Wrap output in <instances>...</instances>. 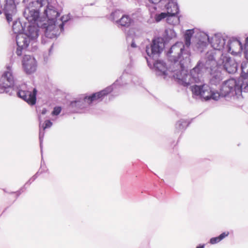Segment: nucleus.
Returning a JSON list of instances; mask_svg holds the SVG:
<instances>
[{
	"instance_id": "39448f33",
	"label": "nucleus",
	"mask_w": 248,
	"mask_h": 248,
	"mask_svg": "<svg viewBox=\"0 0 248 248\" xmlns=\"http://www.w3.org/2000/svg\"><path fill=\"white\" fill-rule=\"evenodd\" d=\"M25 84H19L16 82L12 74L11 66L8 65L6 70L4 72L0 78V93H7L12 89V91L16 93H37L36 88H33L32 92L29 89L26 90Z\"/></svg>"
},
{
	"instance_id": "0eeeda50",
	"label": "nucleus",
	"mask_w": 248,
	"mask_h": 248,
	"mask_svg": "<svg viewBox=\"0 0 248 248\" xmlns=\"http://www.w3.org/2000/svg\"><path fill=\"white\" fill-rule=\"evenodd\" d=\"M216 52H207L206 54L205 69L210 75V82L211 84L217 85L223 79L220 68L217 65L216 60L214 56Z\"/></svg>"
},
{
	"instance_id": "72a5a7b5",
	"label": "nucleus",
	"mask_w": 248,
	"mask_h": 248,
	"mask_svg": "<svg viewBox=\"0 0 248 248\" xmlns=\"http://www.w3.org/2000/svg\"><path fill=\"white\" fill-rule=\"evenodd\" d=\"M232 95L233 100H239L244 98L243 94H232Z\"/></svg>"
},
{
	"instance_id": "f257e3e1",
	"label": "nucleus",
	"mask_w": 248,
	"mask_h": 248,
	"mask_svg": "<svg viewBox=\"0 0 248 248\" xmlns=\"http://www.w3.org/2000/svg\"><path fill=\"white\" fill-rule=\"evenodd\" d=\"M29 2L23 15L30 22L23 34L16 36V42L21 46L26 43L33 45L38 38L40 29L44 30L46 37L53 38L63 31V25L69 19L68 16L60 17V13L56 4L49 0H23Z\"/></svg>"
},
{
	"instance_id": "e433bc0d",
	"label": "nucleus",
	"mask_w": 248,
	"mask_h": 248,
	"mask_svg": "<svg viewBox=\"0 0 248 248\" xmlns=\"http://www.w3.org/2000/svg\"><path fill=\"white\" fill-rule=\"evenodd\" d=\"M205 248V244H200L196 246V248Z\"/></svg>"
},
{
	"instance_id": "c03bdc74",
	"label": "nucleus",
	"mask_w": 248,
	"mask_h": 248,
	"mask_svg": "<svg viewBox=\"0 0 248 248\" xmlns=\"http://www.w3.org/2000/svg\"><path fill=\"white\" fill-rule=\"evenodd\" d=\"M33 176L35 178V179H36L37 178V177L35 175H34Z\"/></svg>"
},
{
	"instance_id": "1a4fd4ad",
	"label": "nucleus",
	"mask_w": 248,
	"mask_h": 248,
	"mask_svg": "<svg viewBox=\"0 0 248 248\" xmlns=\"http://www.w3.org/2000/svg\"><path fill=\"white\" fill-rule=\"evenodd\" d=\"M223 93H248V83L246 81H242L237 84L234 79H230L224 82L222 86Z\"/></svg>"
},
{
	"instance_id": "20e7f679",
	"label": "nucleus",
	"mask_w": 248,
	"mask_h": 248,
	"mask_svg": "<svg viewBox=\"0 0 248 248\" xmlns=\"http://www.w3.org/2000/svg\"><path fill=\"white\" fill-rule=\"evenodd\" d=\"M172 66H175L178 69L187 66L190 63V52L188 47L183 42H177L173 45L167 53Z\"/></svg>"
},
{
	"instance_id": "9d476101",
	"label": "nucleus",
	"mask_w": 248,
	"mask_h": 248,
	"mask_svg": "<svg viewBox=\"0 0 248 248\" xmlns=\"http://www.w3.org/2000/svg\"><path fill=\"white\" fill-rule=\"evenodd\" d=\"M216 62L221 69L223 68L229 74L235 73L237 70V63L235 61L226 54L217 58Z\"/></svg>"
},
{
	"instance_id": "c85d7f7f",
	"label": "nucleus",
	"mask_w": 248,
	"mask_h": 248,
	"mask_svg": "<svg viewBox=\"0 0 248 248\" xmlns=\"http://www.w3.org/2000/svg\"><path fill=\"white\" fill-rule=\"evenodd\" d=\"M16 44L17 46V47L16 53L17 54V55L19 56L21 55L22 51L23 50H24L25 49H26L29 46V44H28L27 43H26V44H25V46H19L17 43H16Z\"/></svg>"
},
{
	"instance_id": "7c9ffc66",
	"label": "nucleus",
	"mask_w": 248,
	"mask_h": 248,
	"mask_svg": "<svg viewBox=\"0 0 248 248\" xmlns=\"http://www.w3.org/2000/svg\"><path fill=\"white\" fill-rule=\"evenodd\" d=\"M62 111V108L60 106L55 107L51 112V115L53 116H58Z\"/></svg>"
},
{
	"instance_id": "ea45409f",
	"label": "nucleus",
	"mask_w": 248,
	"mask_h": 248,
	"mask_svg": "<svg viewBox=\"0 0 248 248\" xmlns=\"http://www.w3.org/2000/svg\"><path fill=\"white\" fill-rule=\"evenodd\" d=\"M131 47H136L137 46L136 45L134 42H132L131 45Z\"/></svg>"
},
{
	"instance_id": "f8f14e48",
	"label": "nucleus",
	"mask_w": 248,
	"mask_h": 248,
	"mask_svg": "<svg viewBox=\"0 0 248 248\" xmlns=\"http://www.w3.org/2000/svg\"><path fill=\"white\" fill-rule=\"evenodd\" d=\"M154 66L159 72L158 75L163 76L164 78H166L168 76L174 78L173 75L178 70L175 66H172V64L169 69L167 68L165 63L161 60L155 61L154 62Z\"/></svg>"
},
{
	"instance_id": "f03ea898",
	"label": "nucleus",
	"mask_w": 248,
	"mask_h": 248,
	"mask_svg": "<svg viewBox=\"0 0 248 248\" xmlns=\"http://www.w3.org/2000/svg\"><path fill=\"white\" fill-rule=\"evenodd\" d=\"M205 62L199 61L196 65L187 73L185 70V67L179 68L178 71L173 75L174 78L177 82L184 86H187L193 83H199L201 81L203 74L207 72L205 69Z\"/></svg>"
},
{
	"instance_id": "6ab92c4d",
	"label": "nucleus",
	"mask_w": 248,
	"mask_h": 248,
	"mask_svg": "<svg viewBox=\"0 0 248 248\" xmlns=\"http://www.w3.org/2000/svg\"><path fill=\"white\" fill-rule=\"evenodd\" d=\"M132 20L128 16L123 15L119 20H117V24L122 27H128L132 22Z\"/></svg>"
},
{
	"instance_id": "cd10ccee",
	"label": "nucleus",
	"mask_w": 248,
	"mask_h": 248,
	"mask_svg": "<svg viewBox=\"0 0 248 248\" xmlns=\"http://www.w3.org/2000/svg\"><path fill=\"white\" fill-rule=\"evenodd\" d=\"M165 33L169 39H172L176 36V33L173 29L168 28L165 30Z\"/></svg>"
},
{
	"instance_id": "6e6552de",
	"label": "nucleus",
	"mask_w": 248,
	"mask_h": 248,
	"mask_svg": "<svg viewBox=\"0 0 248 248\" xmlns=\"http://www.w3.org/2000/svg\"><path fill=\"white\" fill-rule=\"evenodd\" d=\"M243 50H244L245 58L248 60V37L246 39L244 49L239 39L235 37H228L224 54L228 52L232 55H236L241 53Z\"/></svg>"
},
{
	"instance_id": "79ce46f5",
	"label": "nucleus",
	"mask_w": 248,
	"mask_h": 248,
	"mask_svg": "<svg viewBox=\"0 0 248 248\" xmlns=\"http://www.w3.org/2000/svg\"><path fill=\"white\" fill-rule=\"evenodd\" d=\"M30 179L31 180V181L32 182L34 181L35 180V178L33 177V176H32L31 178Z\"/></svg>"
},
{
	"instance_id": "37998d69",
	"label": "nucleus",
	"mask_w": 248,
	"mask_h": 248,
	"mask_svg": "<svg viewBox=\"0 0 248 248\" xmlns=\"http://www.w3.org/2000/svg\"><path fill=\"white\" fill-rule=\"evenodd\" d=\"M52 47H53V45H51V48L49 49V53H51V52Z\"/></svg>"
},
{
	"instance_id": "473e14b6",
	"label": "nucleus",
	"mask_w": 248,
	"mask_h": 248,
	"mask_svg": "<svg viewBox=\"0 0 248 248\" xmlns=\"http://www.w3.org/2000/svg\"><path fill=\"white\" fill-rule=\"evenodd\" d=\"M52 123L49 120H47L45 121L44 126H43V129H45L46 128H50L52 125Z\"/></svg>"
},
{
	"instance_id": "a878e982",
	"label": "nucleus",
	"mask_w": 248,
	"mask_h": 248,
	"mask_svg": "<svg viewBox=\"0 0 248 248\" xmlns=\"http://www.w3.org/2000/svg\"><path fill=\"white\" fill-rule=\"evenodd\" d=\"M175 15L172 14L168 15L166 20L169 24L174 25L179 23V18Z\"/></svg>"
},
{
	"instance_id": "c756f323",
	"label": "nucleus",
	"mask_w": 248,
	"mask_h": 248,
	"mask_svg": "<svg viewBox=\"0 0 248 248\" xmlns=\"http://www.w3.org/2000/svg\"><path fill=\"white\" fill-rule=\"evenodd\" d=\"M168 14L166 13H161L159 14H156L155 16V21L158 22L160 21L162 19L167 17Z\"/></svg>"
},
{
	"instance_id": "423d86ee",
	"label": "nucleus",
	"mask_w": 248,
	"mask_h": 248,
	"mask_svg": "<svg viewBox=\"0 0 248 248\" xmlns=\"http://www.w3.org/2000/svg\"><path fill=\"white\" fill-rule=\"evenodd\" d=\"M116 96L114 94H91L82 98H75L70 101L68 108L75 112L78 109L87 108L95 101L100 102L104 100L105 102L107 103L113 99Z\"/></svg>"
},
{
	"instance_id": "a211bd4d",
	"label": "nucleus",
	"mask_w": 248,
	"mask_h": 248,
	"mask_svg": "<svg viewBox=\"0 0 248 248\" xmlns=\"http://www.w3.org/2000/svg\"><path fill=\"white\" fill-rule=\"evenodd\" d=\"M191 123V121H187L186 120L181 119L177 121L175 124V132L185 131Z\"/></svg>"
},
{
	"instance_id": "bb28decb",
	"label": "nucleus",
	"mask_w": 248,
	"mask_h": 248,
	"mask_svg": "<svg viewBox=\"0 0 248 248\" xmlns=\"http://www.w3.org/2000/svg\"><path fill=\"white\" fill-rule=\"evenodd\" d=\"M122 13L120 10H116L112 12L110 16L111 19L117 23V20H119V17L121 16Z\"/></svg>"
},
{
	"instance_id": "58836bf2",
	"label": "nucleus",
	"mask_w": 248,
	"mask_h": 248,
	"mask_svg": "<svg viewBox=\"0 0 248 248\" xmlns=\"http://www.w3.org/2000/svg\"><path fill=\"white\" fill-rule=\"evenodd\" d=\"M31 182H32V181H31V180L30 179H29V180H28V181L26 183V184H25V186H26V185H31Z\"/></svg>"
},
{
	"instance_id": "7ed1b4c3",
	"label": "nucleus",
	"mask_w": 248,
	"mask_h": 248,
	"mask_svg": "<svg viewBox=\"0 0 248 248\" xmlns=\"http://www.w3.org/2000/svg\"><path fill=\"white\" fill-rule=\"evenodd\" d=\"M199 39L196 43V46L199 51L202 52L204 47L207 45L209 42L214 48L209 52L214 51L216 54L214 57L216 60L217 57H220L221 55H224V51L226 46L227 39L228 37L223 35L221 33H216L210 39L208 35L205 33H201L199 35Z\"/></svg>"
},
{
	"instance_id": "b1692460",
	"label": "nucleus",
	"mask_w": 248,
	"mask_h": 248,
	"mask_svg": "<svg viewBox=\"0 0 248 248\" xmlns=\"http://www.w3.org/2000/svg\"><path fill=\"white\" fill-rule=\"evenodd\" d=\"M122 79V78H120V79H117L112 85L107 87L103 90L97 92V93H111L112 92L115 91L114 89L116 88Z\"/></svg>"
},
{
	"instance_id": "dca6fc26",
	"label": "nucleus",
	"mask_w": 248,
	"mask_h": 248,
	"mask_svg": "<svg viewBox=\"0 0 248 248\" xmlns=\"http://www.w3.org/2000/svg\"><path fill=\"white\" fill-rule=\"evenodd\" d=\"M192 93H215L206 83L201 85H194L190 87Z\"/></svg>"
},
{
	"instance_id": "f3484780",
	"label": "nucleus",
	"mask_w": 248,
	"mask_h": 248,
	"mask_svg": "<svg viewBox=\"0 0 248 248\" xmlns=\"http://www.w3.org/2000/svg\"><path fill=\"white\" fill-rule=\"evenodd\" d=\"M18 98L22 99L30 106H34L36 103L37 94H16Z\"/></svg>"
},
{
	"instance_id": "2eb2a0df",
	"label": "nucleus",
	"mask_w": 248,
	"mask_h": 248,
	"mask_svg": "<svg viewBox=\"0 0 248 248\" xmlns=\"http://www.w3.org/2000/svg\"><path fill=\"white\" fill-rule=\"evenodd\" d=\"M22 65L25 71L28 74H31L36 69V61L32 56L25 55L22 61Z\"/></svg>"
},
{
	"instance_id": "4c0bfd02",
	"label": "nucleus",
	"mask_w": 248,
	"mask_h": 248,
	"mask_svg": "<svg viewBox=\"0 0 248 248\" xmlns=\"http://www.w3.org/2000/svg\"><path fill=\"white\" fill-rule=\"evenodd\" d=\"M46 112H47V109L46 108H43V109L42 110L41 114L42 115H45L46 114Z\"/></svg>"
},
{
	"instance_id": "2f4dec72",
	"label": "nucleus",
	"mask_w": 248,
	"mask_h": 248,
	"mask_svg": "<svg viewBox=\"0 0 248 248\" xmlns=\"http://www.w3.org/2000/svg\"><path fill=\"white\" fill-rule=\"evenodd\" d=\"M26 189L25 185L21 187L18 191L16 192H12L11 193H16V199H17L19 195L24 191V190Z\"/></svg>"
},
{
	"instance_id": "a19ab883",
	"label": "nucleus",
	"mask_w": 248,
	"mask_h": 248,
	"mask_svg": "<svg viewBox=\"0 0 248 248\" xmlns=\"http://www.w3.org/2000/svg\"><path fill=\"white\" fill-rule=\"evenodd\" d=\"M146 59V61H147V62L148 63V65H150V62H149V59L147 58V57H145Z\"/></svg>"
},
{
	"instance_id": "ddd939ff",
	"label": "nucleus",
	"mask_w": 248,
	"mask_h": 248,
	"mask_svg": "<svg viewBox=\"0 0 248 248\" xmlns=\"http://www.w3.org/2000/svg\"><path fill=\"white\" fill-rule=\"evenodd\" d=\"M204 94H192V97L196 101L202 102L208 101L211 99L217 101L220 98H224L226 101L233 100L232 94H209L208 95L204 96Z\"/></svg>"
},
{
	"instance_id": "4be33fe9",
	"label": "nucleus",
	"mask_w": 248,
	"mask_h": 248,
	"mask_svg": "<svg viewBox=\"0 0 248 248\" xmlns=\"http://www.w3.org/2000/svg\"><path fill=\"white\" fill-rule=\"evenodd\" d=\"M241 77L244 78L243 81H246L248 83V62H244L241 64Z\"/></svg>"
},
{
	"instance_id": "5701e85b",
	"label": "nucleus",
	"mask_w": 248,
	"mask_h": 248,
	"mask_svg": "<svg viewBox=\"0 0 248 248\" xmlns=\"http://www.w3.org/2000/svg\"><path fill=\"white\" fill-rule=\"evenodd\" d=\"M12 29L13 32L15 34H17V35L23 34V33H22L23 27L19 21L16 20L14 22Z\"/></svg>"
},
{
	"instance_id": "393cba45",
	"label": "nucleus",
	"mask_w": 248,
	"mask_h": 248,
	"mask_svg": "<svg viewBox=\"0 0 248 248\" xmlns=\"http://www.w3.org/2000/svg\"><path fill=\"white\" fill-rule=\"evenodd\" d=\"M194 33V30H187L185 34V46L186 47H189L190 45L191 38Z\"/></svg>"
},
{
	"instance_id": "f704fd0d",
	"label": "nucleus",
	"mask_w": 248,
	"mask_h": 248,
	"mask_svg": "<svg viewBox=\"0 0 248 248\" xmlns=\"http://www.w3.org/2000/svg\"><path fill=\"white\" fill-rule=\"evenodd\" d=\"M45 172V170H40V169H39L38 171L34 174L35 175H36L37 177L38 176L43 173H44Z\"/></svg>"
},
{
	"instance_id": "aec40b11",
	"label": "nucleus",
	"mask_w": 248,
	"mask_h": 248,
	"mask_svg": "<svg viewBox=\"0 0 248 248\" xmlns=\"http://www.w3.org/2000/svg\"><path fill=\"white\" fill-rule=\"evenodd\" d=\"M229 234V232H224L219 234L218 236L213 237L210 239L209 243L211 245L217 244L228 236Z\"/></svg>"
},
{
	"instance_id": "c9c22d12",
	"label": "nucleus",
	"mask_w": 248,
	"mask_h": 248,
	"mask_svg": "<svg viewBox=\"0 0 248 248\" xmlns=\"http://www.w3.org/2000/svg\"><path fill=\"white\" fill-rule=\"evenodd\" d=\"M150 2L154 4H157L161 0H148Z\"/></svg>"
},
{
	"instance_id": "4468645a",
	"label": "nucleus",
	"mask_w": 248,
	"mask_h": 248,
	"mask_svg": "<svg viewBox=\"0 0 248 248\" xmlns=\"http://www.w3.org/2000/svg\"><path fill=\"white\" fill-rule=\"evenodd\" d=\"M5 2L2 10L7 21L10 23L12 21L13 16L16 13V6L15 0H5Z\"/></svg>"
},
{
	"instance_id": "412c9836",
	"label": "nucleus",
	"mask_w": 248,
	"mask_h": 248,
	"mask_svg": "<svg viewBox=\"0 0 248 248\" xmlns=\"http://www.w3.org/2000/svg\"><path fill=\"white\" fill-rule=\"evenodd\" d=\"M44 136V133H43L42 134L41 133V132H40L39 133V142H40V147L41 150V153L42 155V160L41 162V166L39 169L40 170H45V172L46 171L48 170H46V166L45 163V161L43 160V138Z\"/></svg>"
},
{
	"instance_id": "9b49d317",
	"label": "nucleus",
	"mask_w": 248,
	"mask_h": 248,
	"mask_svg": "<svg viewBox=\"0 0 248 248\" xmlns=\"http://www.w3.org/2000/svg\"><path fill=\"white\" fill-rule=\"evenodd\" d=\"M165 47L164 43L161 38H158L153 40L152 43L146 46V52L148 56L153 60L157 59Z\"/></svg>"
}]
</instances>
